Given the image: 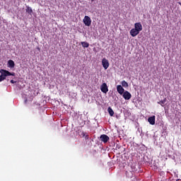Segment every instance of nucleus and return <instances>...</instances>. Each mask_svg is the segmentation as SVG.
Returning a JSON list of instances; mask_svg holds the SVG:
<instances>
[{
  "label": "nucleus",
  "mask_w": 181,
  "mask_h": 181,
  "mask_svg": "<svg viewBox=\"0 0 181 181\" xmlns=\"http://www.w3.org/2000/svg\"><path fill=\"white\" fill-rule=\"evenodd\" d=\"M1 76H0V83L1 81H4L8 77V76H15V72L11 73L9 71H6L5 69L0 70Z\"/></svg>",
  "instance_id": "1"
},
{
  "label": "nucleus",
  "mask_w": 181,
  "mask_h": 181,
  "mask_svg": "<svg viewBox=\"0 0 181 181\" xmlns=\"http://www.w3.org/2000/svg\"><path fill=\"white\" fill-rule=\"evenodd\" d=\"M102 66L103 69H105V70H107V69L110 67V62H108V59H107L106 58H103L102 59Z\"/></svg>",
  "instance_id": "2"
},
{
  "label": "nucleus",
  "mask_w": 181,
  "mask_h": 181,
  "mask_svg": "<svg viewBox=\"0 0 181 181\" xmlns=\"http://www.w3.org/2000/svg\"><path fill=\"white\" fill-rule=\"evenodd\" d=\"M83 23L86 26H90L91 25V18L86 16L83 18Z\"/></svg>",
  "instance_id": "3"
},
{
  "label": "nucleus",
  "mask_w": 181,
  "mask_h": 181,
  "mask_svg": "<svg viewBox=\"0 0 181 181\" xmlns=\"http://www.w3.org/2000/svg\"><path fill=\"white\" fill-rule=\"evenodd\" d=\"M122 97L124 100H131V98H132V95L128 90H125L122 94Z\"/></svg>",
  "instance_id": "4"
},
{
  "label": "nucleus",
  "mask_w": 181,
  "mask_h": 181,
  "mask_svg": "<svg viewBox=\"0 0 181 181\" xmlns=\"http://www.w3.org/2000/svg\"><path fill=\"white\" fill-rule=\"evenodd\" d=\"M100 90L102 91V93H104L105 94H107V93H108V86H107L106 83H103L100 86Z\"/></svg>",
  "instance_id": "5"
},
{
  "label": "nucleus",
  "mask_w": 181,
  "mask_h": 181,
  "mask_svg": "<svg viewBox=\"0 0 181 181\" xmlns=\"http://www.w3.org/2000/svg\"><path fill=\"white\" fill-rule=\"evenodd\" d=\"M100 141L104 144H107L110 141V137L107 134H102L100 135Z\"/></svg>",
  "instance_id": "6"
},
{
  "label": "nucleus",
  "mask_w": 181,
  "mask_h": 181,
  "mask_svg": "<svg viewBox=\"0 0 181 181\" xmlns=\"http://www.w3.org/2000/svg\"><path fill=\"white\" fill-rule=\"evenodd\" d=\"M117 91L120 94V95H122L125 93V89L122 87L121 85H118L117 86Z\"/></svg>",
  "instance_id": "7"
},
{
  "label": "nucleus",
  "mask_w": 181,
  "mask_h": 181,
  "mask_svg": "<svg viewBox=\"0 0 181 181\" xmlns=\"http://www.w3.org/2000/svg\"><path fill=\"white\" fill-rule=\"evenodd\" d=\"M130 35L131 36H132V37H135V36H137V35H139V31L136 28H132L130 30Z\"/></svg>",
  "instance_id": "8"
},
{
  "label": "nucleus",
  "mask_w": 181,
  "mask_h": 181,
  "mask_svg": "<svg viewBox=\"0 0 181 181\" xmlns=\"http://www.w3.org/2000/svg\"><path fill=\"white\" fill-rule=\"evenodd\" d=\"M134 29L139 32H141V30H142V24H141V23H136L134 24Z\"/></svg>",
  "instance_id": "9"
},
{
  "label": "nucleus",
  "mask_w": 181,
  "mask_h": 181,
  "mask_svg": "<svg viewBox=\"0 0 181 181\" xmlns=\"http://www.w3.org/2000/svg\"><path fill=\"white\" fill-rule=\"evenodd\" d=\"M155 116L148 117V121L151 125H155Z\"/></svg>",
  "instance_id": "10"
},
{
  "label": "nucleus",
  "mask_w": 181,
  "mask_h": 181,
  "mask_svg": "<svg viewBox=\"0 0 181 181\" xmlns=\"http://www.w3.org/2000/svg\"><path fill=\"white\" fill-rule=\"evenodd\" d=\"M25 12L28 13V15H32L33 13V10L29 6H26Z\"/></svg>",
  "instance_id": "11"
},
{
  "label": "nucleus",
  "mask_w": 181,
  "mask_h": 181,
  "mask_svg": "<svg viewBox=\"0 0 181 181\" xmlns=\"http://www.w3.org/2000/svg\"><path fill=\"white\" fill-rule=\"evenodd\" d=\"M8 67H11V69H13V67H15V62L12 59L8 60Z\"/></svg>",
  "instance_id": "12"
},
{
  "label": "nucleus",
  "mask_w": 181,
  "mask_h": 181,
  "mask_svg": "<svg viewBox=\"0 0 181 181\" xmlns=\"http://www.w3.org/2000/svg\"><path fill=\"white\" fill-rule=\"evenodd\" d=\"M107 112H109L110 117H114V110H112V108H111V107H109L107 108Z\"/></svg>",
  "instance_id": "13"
},
{
  "label": "nucleus",
  "mask_w": 181,
  "mask_h": 181,
  "mask_svg": "<svg viewBox=\"0 0 181 181\" xmlns=\"http://www.w3.org/2000/svg\"><path fill=\"white\" fill-rule=\"evenodd\" d=\"M81 45H82V47H84V48H87V47H89V46H90V44L88 43V42H81Z\"/></svg>",
  "instance_id": "14"
},
{
  "label": "nucleus",
  "mask_w": 181,
  "mask_h": 181,
  "mask_svg": "<svg viewBox=\"0 0 181 181\" xmlns=\"http://www.w3.org/2000/svg\"><path fill=\"white\" fill-rule=\"evenodd\" d=\"M122 87H124L125 88H127L129 87V85L127 83V81H122Z\"/></svg>",
  "instance_id": "15"
},
{
  "label": "nucleus",
  "mask_w": 181,
  "mask_h": 181,
  "mask_svg": "<svg viewBox=\"0 0 181 181\" xmlns=\"http://www.w3.org/2000/svg\"><path fill=\"white\" fill-rule=\"evenodd\" d=\"M81 136H82L83 138H84V136H85V139H88V135L87 134V133L83 132L81 133Z\"/></svg>",
  "instance_id": "16"
},
{
  "label": "nucleus",
  "mask_w": 181,
  "mask_h": 181,
  "mask_svg": "<svg viewBox=\"0 0 181 181\" xmlns=\"http://www.w3.org/2000/svg\"><path fill=\"white\" fill-rule=\"evenodd\" d=\"M158 104H160L161 107H165V100H160L158 102Z\"/></svg>",
  "instance_id": "17"
},
{
  "label": "nucleus",
  "mask_w": 181,
  "mask_h": 181,
  "mask_svg": "<svg viewBox=\"0 0 181 181\" xmlns=\"http://www.w3.org/2000/svg\"><path fill=\"white\" fill-rule=\"evenodd\" d=\"M10 83H11V84H16V81L11 80Z\"/></svg>",
  "instance_id": "18"
},
{
  "label": "nucleus",
  "mask_w": 181,
  "mask_h": 181,
  "mask_svg": "<svg viewBox=\"0 0 181 181\" xmlns=\"http://www.w3.org/2000/svg\"><path fill=\"white\" fill-rule=\"evenodd\" d=\"M91 1L93 2V1H94V0H91Z\"/></svg>",
  "instance_id": "19"
}]
</instances>
